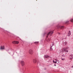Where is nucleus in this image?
I'll use <instances>...</instances> for the list:
<instances>
[{
    "label": "nucleus",
    "mask_w": 73,
    "mask_h": 73,
    "mask_svg": "<svg viewBox=\"0 0 73 73\" xmlns=\"http://www.w3.org/2000/svg\"><path fill=\"white\" fill-rule=\"evenodd\" d=\"M67 48H63L62 50V52H64V51L65 52H68V51L66 50Z\"/></svg>",
    "instance_id": "f257e3e1"
},
{
    "label": "nucleus",
    "mask_w": 73,
    "mask_h": 73,
    "mask_svg": "<svg viewBox=\"0 0 73 73\" xmlns=\"http://www.w3.org/2000/svg\"><path fill=\"white\" fill-rule=\"evenodd\" d=\"M60 61L58 60H57L56 59H54L53 60V62L54 63H56V64H58L59 63V62Z\"/></svg>",
    "instance_id": "f03ea898"
},
{
    "label": "nucleus",
    "mask_w": 73,
    "mask_h": 73,
    "mask_svg": "<svg viewBox=\"0 0 73 73\" xmlns=\"http://www.w3.org/2000/svg\"><path fill=\"white\" fill-rule=\"evenodd\" d=\"M29 53L30 54H31L32 55V54H33V50L32 49H30L29 51Z\"/></svg>",
    "instance_id": "7ed1b4c3"
},
{
    "label": "nucleus",
    "mask_w": 73,
    "mask_h": 73,
    "mask_svg": "<svg viewBox=\"0 0 73 73\" xmlns=\"http://www.w3.org/2000/svg\"><path fill=\"white\" fill-rule=\"evenodd\" d=\"M52 33H53V31H52L50 32L48 34L47 36H49V35H50V36H52Z\"/></svg>",
    "instance_id": "20e7f679"
},
{
    "label": "nucleus",
    "mask_w": 73,
    "mask_h": 73,
    "mask_svg": "<svg viewBox=\"0 0 73 73\" xmlns=\"http://www.w3.org/2000/svg\"><path fill=\"white\" fill-rule=\"evenodd\" d=\"M21 65L22 66H24V65H25V62H24L23 61H22L21 62Z\"/></svg>",
    "instance_id": "39448f33"
},
{
    "label": "nucleus",
    "mask_w": 73,
    "mask_h": 73,
    "mask_svg": "<svg viewBox=\"0 0 73 73\" xmlns=\"http://www.w3.org/2000/svg\"><path fill=\"white\" fill-rule=\"evenodd\" d=\"M13 44H18L19 43V41H14L12 42Z\"/></svg>",
    "instance_id": "423d86ee"
},
{
    "label": "nucleus",
    "mask_w": 73,
    "mask_h": 73,
    "mask_svg": "<svg viewBox=\"0 0 73 73\" xmlns=\"http://www.w3.org/2000/svg\"><path fill=\"white\" fill-rule=\"evenodd\" d=\"M69 58L71 60H72V58H73V57L72 55H70L69 56Z\"/></svg>",
    "instance_id": "0eeeda50"
},
{
    "label": "nucleus",
    "mask_w": 73,
    "mask_h": 73,
    "mask_svg": "<svg viewBox=\"0 0 73 73\" xmlns=\"http://www.w3.org/2000/svg\"><path fill=\"white\" fill-rule=\"evenodd\" d=\"M33 61L34 63H36V59H33Z\"/></svg>",
    "instance_id": "6e6552de"
},
{
    "label": "nucleus",
    "mask_w": 73,
    "mask_h": 73,
    "mask_svg": "<svg viewBox=\"0 0 73 73\" xmlns=\"http://www.w3.org/2000/svg\"><path fill=\"white\" fill-rule=\"evenodd\" d=\"M49 56H48V55H45L44 56V58H49Z\"/></svg>",
    "instance_id": "1a4fd4ad"
},
{
    "label": "nucleus",
    "mask_w": 73,
    "mask_h": 73,
    "mask_svg": "<svg viewBox=\"0 0 73 73\" xmlns=\"http://www.w3.org/2000/svg\"><path fill=\"white\" fill-rule=\"evenodd\" d=\"M68 36H69L70 35H71V33H70V31H69L68 33Z\"/></svg>",
    "instance_id": "9d476101"
},
{
    "label": "nucleus",
    "mask_w": 73,
    "mask_h": 73,
    "mask_svg": "<svg viewBox=\"0 0 73 73\" xmlns=\"http://www.w3.org/2000/svg\"><path fill=\"white\" fill-rule=\"evenodd\" d=\"M1 49H4V46H1Z\"/></svg>",
    "instance_id": "9b49d317"
},
{
    "label": "nucleus",
    "mask_w": 73,
    "mask_h": 73,
    "mask_svg": "<svg viewBox=\"0 0 73 73\" xmlns=\"http://www.w3.org/2000/svg\"><path fill=\"white\" fill-rule=\"evenodd\" d=\"M50 51H53V48H52V47H50Z\"/></svg>",
    "instance_id": "f8f14e48"
},
{
    "label": "nucleus",
    "mask_w": 73,
    "mask_h": 73,
    "mask_svg": "<svg viewBox=\"0 0 73 73\" xmlns=\"http://www.w3.org/2000/svg\"><path fill=\"white\" fill-rule=\"evenodd\" d=\"M50 39L49 38H47V39L46 40L48 42H49V41H50Z\"/></svg>",
    "instance_id": "ddd939ff"
},
{
    "label": "nucleus",
    "mask_w": 73,
    "mask_h": 73,
    "mask_svg": "<svg viewBox=\"0 0 73 73\" xmlns=\"http://www.w3.org/2000/svg\"><path fill=\"white\" fill-rule=\"evenodd\" d=\"M34 43L35 44H38V42H35Z\"/></svg>",
    "instance_id": "4468645a"
},
{
    "label": "nucleus",
    "mask_w": 73,
    "mask_h": 73,
    "mask_svg": "<svg viewBox=\"0 0 73 73\" xmlns=\"http://www.w3.org/2000/svg\"><path fill=\"white\" fill-rule=\"evenodd\" d=\"M60 28L62 29H63L64 28V26H61L60 27Z\"/></svg>",
    "instance_id": "2eb2a0df"
},
{
    "label": "nucleus",
    "mask_w": 73,
    "mask_h": 73,
    "mask_svg": "<svg viewBox=\"0 0 73 73\" xmlns=\"http://www.w3.org/2000/svg\"><path fill=\"white\" fill-rule=\"evenodd\" d=\"M67 43L66 42H65L63 44L64 45H66Z\"/></svg>",
    "instance_id": "dca6fc26"
},
{
    "label": "nucleus",
    "mask_w": 73,
    "mask_h": 73,
    "mask_svg": "<svg viewBox=\"0 0 73 73\" xmlns=\"http://www.w3.org/2000/svg\"><path fill=\"white\" fill-rule=\"evenodd\" d=\"M70 21H71V22L73 23V19H71L70 20Z\"/></svg>",
    "instance_id": "f3484780"
},
{
    "label": "nucleus",
    "mask_w": 73,
    "mask_h": 73,
    "mask_svg": "<svg viewBox=\"0 0 73 73\" xmlns=\"http://www.w3.org/2000/svg\"><path fill=\"white\" fill-rule=\"evenodd\" d=\"M65 57V56L64 55H63L62 56V57Z\"/></svg>",
    "instance_id": "a211bd4d"
},
{
    "label": "nucleus",
    "mask_w": 73,
    "mask_h": 73,
    "mask_svg": "<svg viewBox=\"0 0 73 73\" xmlns=\"http://www.w3.org/2000/svg\"><path fill=\"white\" fill-rule=\"evenodd\" d=\"M61 59L62 60H63V61L65 60V58H62Z\"/></svg>",
    "instance_id": "6ab92c4d"
},
{
    "label": "nucleus",
    "mask_w": 73,
    "mask_h": 73,
    "mask_svg": "<svg viewBox=\"0 0 73 73\" xmlns=\"http://www.w3.org/2000/svg\"><path fill=\"white\" fill-rule=\"evenodd\" d=\"M54 66H56V64H54Z\"/></svg>",
    "instance_id": "aec40b11"
},
{
    "label": "nucleus",
    "mask_w": 73,
    "mask_h": 73,
    "mask_svg": "<svg viewBox=\"0 0 73 73\" xmlns=\"http://www.w3.org/2000/svg\"><path fill=\"white\" fill-rule=\"evenodd\" d=\"M65 38H64V39H65Z\"/></svg>",
    "instance_id": "412c9836"
},
{
    "label": "nucleus",
    "mask_w": 73,
    "mask_h": 73,
    "mask_svg": "<svg viewBox=\"0 0 73 73\" xmlns=\"http://www.w3.org/2000/svg\"><path fill=\"white\" fill-rule=\"evenodd\" d=\"M47 37H48V36H47Z\"/></svg>",
    "instance_id": "4be33fe9"
},
{
    "label": "nucleus",
    "mask_w": 73,
    "mask_h": 73,
    "mask_svg": "<svg viewBox=\"0 0 73 73\" xmlns=\"http://www.w3.org/2000/svg\"><path fill=\"white\" fill-rule=\"evenodd\" d=\"M72 67H73V66H72Z\"/></svg>",
    "instance_id": "5701e85b"
}]
</instances>
